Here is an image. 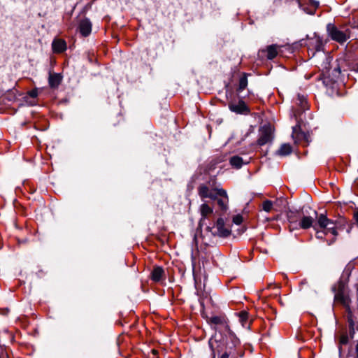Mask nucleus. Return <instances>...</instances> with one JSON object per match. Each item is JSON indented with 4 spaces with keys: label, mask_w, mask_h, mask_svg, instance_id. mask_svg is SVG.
I'll return each instance as SVG.
<instances>
[{
    "label": "nucleus",
    "mask_w": 358,
    "mask_h": 358,
    "mask_svg": "<svg viewBox=\"0 0 358 358\" xmlns=\"http://www.w3.org/2000/svg\"><path fill=\"white\" fill-rule=\"evenodd\" d=\"M314 214L317 218L316 223L314 224V217L303 215L301 217V220L299 222L298 229H307L313 227L315 230L319 228L324 229V233L331 234L334 237L338 235L336 223L332 220L329 219L326 215L323 213L317 215V213L314 211Z\"/></svg>",
    "instance_id": "obj_1"
},
{
    "label": "nucleus",
    "mask_w": 358,
    "mask_h": 358,
    "mask_svg": "<svg viewBox=\"0 0 358 358\" xmlns=\"http://www.w3.org/2000/svg\"><path fill=\"white\" fill-rule=\"evenodd\" d=\"M208 344L212 350V358H215L216 355H220L218 358L236 357L234 349L225 344L221 335L217 336L215 334L210 338Z\"/></svg>",
    "instance_id": "obj_2"
},
{
    "label": "nucleus",
    "mask_w": 358,
    "mask_h": 358,
    "mask_svg": "<svg viewBox=\"0 0 358 358\" xmlns=\"http://www.w3.org/2000/svg\"><path fill=\"white\" fill-rule=\"evenodd\" d=\"M317 42L318 43V45L317 46V50H320V45H322V43L319 39L317 40Z\"/></svg>",
    "instance_id": "obj_32"
},
{
    "label": "nucleus",
    "mask_w": 358,
    "mask_h": 358,
    "mask_svg": "<svg viewBox=\"0 0 358 358\" xmlns=\"http://www.w3.org/2000/svg\"><path fill=\"white\" fill-rule=\"evenodd\" d=\"M321 231H319L318 229H317L316 231V237L317 238H323V236L327 235L328 234L324 233V229H321Z\"/></svg>",
    "instance_id": "obj_28"
},
{
    "label": "nucleus",
    "mask_w": 358,
    "mask_h": 358,
    "mask_svg": "<svg viewBox=\"0 0 358 358\" xmlns=\"http://www.w3.org/2000/svg\"><path fill=\"white\" fill-rule=\"evenodd\" d=\"M164 277V270L161 266H155L151 272L150 278L155 282H159Z\"/></svg>",
    "instance_id": "obj_16"
},
{
    "label": "nucleus",
    "mask_w": 358,
    "mask_h": 358,
    "mask_svg": "<svg viewBox=\"0 0 358 358\" xmlns=\"http://www.w3.org/2000/svg\"><path fill=\"white\" fill-rule=\"evenodd\" d=\"M62 77L59 73H50L48 83L51 88H57L61 83Z\"/></svg>",
    "instance_id": "obj_18"
},
{
    "label": "nucleus",
    "mask_w": 358,
    "mask_h": 358,
    "mask_svg": "<svg viewBox=\"0 0 358 358\" xmlns=\"http://www.w3.org/2000/svg\"><path fill=\"white\" fill-rule=\"evenodd\" d=\"M229 109L236 113H243L248 111V108L243 101H239L237 103H230L229 104Z\"/></svg>",
    "instance_id": "obj_14"
},
{
    "label": "nucleus",
    "mask_w": 358,
    "mask_h": 358,
    "mask_svg": "<svg viewBox=\"0 0 358 358\" xmlns=\"http://www.w3.org/2000/svg\"><path fill=\"white\" fill-rule=\"evenodd\" d=\"M305 0H299V6L307 13L313 14L315 9L318 6V3L314 1H311L310 3V6L307 7L303 5V1Z\"/></svg>",
    "instance_id": "obj_19"
},
{
    "label": "nucleus",
    "mask_w": 358,
    "mask_h": 358,
    "mask_svg": "<svg viewBox=\"0 0 358 358\" xmlns=\"http://www.w3.org/2000/svg\"><path fill=\"white\" fill-rule=\"evenodd\" d=\"M327 29L331 38L339 43L342 44L345 43L350 37L349 32L347 29L338 28L334 24H328Z\"/></svg>",
    "instance_id": "obj_3"
},
{
    "label": "nucleus",
    "mask_w": 358,
    "mask_h": 358,
    "mask_svg": "<svg viewBox=\"0 0 358 358\" xmlns=\"http://www.w3.org/2000/svg\"><path fill=\"white\" fill-rule=\"evenodd\" d=\"M273 208V202L266 200L262 203V209L266 212H270Z\"/></svg>",
    "instance_id": "obj_26"
},
{
    "label": "nucleus",
    "mask_w": 358,
    "mask_h": 358,
    "mask_svg": "<svg viewBox=\"0 0 358 358\" xmlns=\"http://www.w3.org/2000/svg\"><path fill=\"white\" fill-rule=\"evenodd\" d=\"M233 222L236 224H240L243 222V217L240 215H237L233 217Z\"/></svg>",
    "instance_id": "obj_27"
},
{
    "label": "nucleus",
    "mask_w": 358,
    "mask_h": 358,
    "mask_svg": "<svg viewBox=\"0 0 358 358\" xmlns=\"http://www.w3.org/2000/svg\"><path fill=\"white\" fill-rule=\"evenodd\" d=\"M295 104L296 108L293 107V116L295 117V120L301 119V114L308 110V103L306 99V97L301 94H298L295 99Z\"/></svg>",
    "instance_id": "obj_5"
},
{
    "label": "nucleus",
    "mask_w": 358,
    "mask_h": 358,
    "mask_svg": "<svg viewBox=\"0 0 358 358\" xmlns=\"http://www.w3.org/2000/svg\"><path fill=\"white\" fill-rule=\"evenodd\" d=\"M199 211L201 215L200 223H203L206 219L208 218L213 213V208L206 203H203L200 206Z\"/></svg>",
    "instance_id": "obj_13"
},
{
    "label": "nucleus",
    "mask_w": 358,
    "mask_h": 358,
    "mask_svg": "<svg viewBox=\"0 0 358 358\" xmlns=\"http://www.w3.org/2000/svg\"><path fill=\"white\" fill-rule=\"evenodd\" d=\"M208 322L211 324L220 325L223 327L226 331H229L228 320L225 316H213L209 318Z\"/></svg>",
    "instance_id": "obj_12"
},
{
    "label": "nucleus",
    "mask_w": 358,
    "mask_h": 358,
    "mask_svg": "<svg viewBox=\"0 0 358 358\" xmlns=\"http://www.w3.org/2000/svg\"><path fill=\"white\" fill-rule=\"evenodd\" d=\"M229 163L231 166L236 169H240L243 164V160L239 156H233L230 158Z\"/></svg>",
    "instance_id": "obj_22"
},
{
    "label": "nucleus",
    "mask_w": 358,
    "mask_h": 358,
    "mask_svg": "<svg viewBox=\"0 0 358 358\" xmlns=\"http://www.w3.org/2000/svg\"><path fill=\"white\" fill-rule=\"evenodd\" d=\"M335 241V238H334L331 243H329V245H330L331 243L334 242Z\"/></svg>",
    "instance_id": "obj_34"
},
{
    "label": "nucleus",
    "mask_w": 358,
    "mask_h": 358,
    "mask_svg": "<svg viewBox=\"0 0 358 358\" xmlns=\"http://www.w3.org/2000/svg\"><path fill=\"white\" fill-rule=\"evenodd\" d=\"M335 300L341 303L344 306L348 307L350 303V299L348 294L344 292L343 287L339 286L337 292L335 294Z\"/></svg>",
    "instance_id": "obj_10"
},
{
    "label": "nucleus",
    "mask_w": 358,
    "mask_h": 358,
    "mask_svg": "<svg viewBox=\"0 0 358 358\" xmlns=\"http://www.w3.org/2000/svg\"><path fill=\"white\" fill-rule=\"evenodd\" d=\"M52 50L56 53H61L66 50V43L63 39H55L52 44Z\"/></svg>",
    "instance_id": "obj_15"
},
{
    "label": "nucleus",
    "mask_w": 358,
    "mask_h": 358,
    "mask_svg": "<svg viewBox=\"0 0 358 358\" xmlns=\"http://www.w3.org/2000/svg\"><path fill=\"white\" fill-rule=\"evenodd\" d=\"M215 192L216 201L220 209L226 211L228 209L229 197L226 190L222 188L214 189Z\"/></svg>",
    "instance_id": "obj_7"
},
{
    "label": "nucleus",
    "mask_w": 358,
    "mask_h": 358,
    "mask_svg": "<svg viewBox=\"0 0 358 358\" xmlns=\"http://www.w3.org/2000/svg\"><path fill=\"white\" fill-rule=\"evenodd\" d=\"M348 342V336L343 335L340 338V343L342 345H345Z\"/></svg>",
    "instance_id": "obj_29"
},
{
    "label": "nucleus",
    "mask_w": 358,
    "mask_h": 358,
    "mask_svg": "<svg viewBox=\"0 0 358 358\" xmlns=\"http://www.w3.org/2000/svg\"><path fill=\"white\" fill-rule=\"evenodd\" d=\"M248 73H243L242 76L240 78L239 82H238V86L237 88V91L238 92H241L243 90H244L246 88V87L248 86Z\"/></svg>",
    "instance_id": "obj_21"
},
{
    "label": "nucleus",
    "mask_w": 358,
    "mask_h": 358,
    "mask_svg": "<svg viewBox=\"0 0 358 358\" xmlns=\"http://www.w3.org/2000/svg\"><path fill=\"white\" fill-rule=\"evenodd\" d=\"M231 358H236V357H231Z\"/></svg>",
    "instance_id": "obj_35"
},
{
    "label": "nucleus",
    "mask_w": 358,
    "mask_h": 358,
    "mask_svg": "<svg viewBox=\"0 0 358 358\" xmlns=\"http://www.w3.org/2000/svg\"><path fill=\"white\" fill-rule=\"evenodd\" d=\"M278 48L279 47L277 45H270L266 47V57L268 59H273L277 56L278 53Z\"/></svg>",
    "instance_id": "obj_20"
},
{
    "label": "nucleus",
    "mask_w": 358,
    "mask_h": 358,
    "mask_svg": "<svg viewBox=\"0 0 358 358\" xmlns=\"http://www.w3.org/2000/svg\"><path fill=\"white\" fill-rule=\"evenodd\" d=\"M198 194L199 196L203 199L206 198H209L211 199H216L215 194L213 192V190L210 189L208 186L205 185H201L198 187Z\"/></svg>",
    "instance_id": "obj_9"
},
{
    "label": "nucleus",
    "mask_w": 358,
    "mask_h": 358,
    "mask_svg": "<svg viewBox=\"0 0 358 358\" xmlns=\"http://www.w3.org/2000/svg\"><path fill=\"white\" fill-rule=\"evenodd\" d=\"M273 129L270 125H264L259 130V137L257 140L259 145L262 146L271 143L273 138Z\"/></svg>",
    "instance_id": "obj_6"
},
{
    "label": "nucleus",
    "mask_w": 358,
    "mask_h": 358,
    "mask_svg": "<svg viewBox=\"0 0 358 358\" xmlns=\"http://www.w3.org/2000/svg\"><path fill=\"white\" fill-rule=\"evenodd\" d=\"M78 29L82 36H87L90 35L92 31V23L90 20L85 18L80 20Z\"/></svg>",
    "instance_id": "obj_11"
},
{
    "label": "nucleus",
    "mask_w": 358,
    "mask_h": 358,
    "mask_svg": "<svg viewBox=\"0 0 358 358\" xmlns=\"http://www.w3.org/2000/svg\"><path fill=\"white\" fill-rule=\"evenodd\" d=\"M229 333L230 339L232 342V348H235L237 345L240 344L239 339L236 336V335L231 331V330L229 329V331H227Z\"/></svg>",
    "instance_id": "obj_25"
},
{
    "label": "nucleus",
    "mask_w": 358,
    "mask_h": 358,
    "mask_svg": "<svg viewBox=\"0 0 358 358\" xmlns=\"http://www.w3.org/2000/svg\"><path fill=\"white\" fill-rule=\"evenodd\" d=\"M292 152V147L289 144H283L281 145L278 151L279 155L285 156L288 155Z\"/></svg>",
    "instance_id": "obj_24"
},
{
    "label": "nucleus",
    "mask_w": 358,
    "mask_h": 358,
    "mask_svg": "<svg viewBox=\"0 0 358 358\" xmlns=\"http://www.w3.org/2000/svg\"><path fill=\"white\" fill-rule=\"evenodd\" d=\"M239 322L243 327H249L248 313L246 311H241L238 313Z\"/></svg>",
    "instance_id": "obj_23"
},
{
    "label": "nucleus",
    "mask_w": 358,
    "mask_h": 358,
    "mask_svg": "<svg viewBox=\"0 0 358 358\" xmlns=\"http://www.w3.org/2000/svg\"><path fill=\"white\" fill-rule=\"evenodd\" d=\"M355 352H356V358H358V341H357V343L356 345Z\"/></svg>",
    "instance_id": "obj_33"
},
{
    "label": "nucleus",
    "mask_w": 358,
    "mask_h": 358,
    "mask_svg": "<svg viewBox=\"0 0 358 358\" xmlns=\"http://www.w3.org/2000/svg\"><path fill=\"white\" fill-rule=\"evenodd\" d=\"M301 120V119L296 120V124L292 127V137L295 143L307 146L310 141V135L302 131Z\"/></svg>",
    "instance_id": "obj_4"
},
{
    "label": "nucleus",
    "mask_w": 358,
    "mask_h": 358,
    "mask_svg": "<svg viewBox=\"0 0 358 358\" xmlns=\"http://www.w3.org/2000/svg\"><path fill=\"white\" fill-rule=\"evenodd\" d=\"M354 219L357 225L358 226V209L354 213Z\"/></svg>",
    "instance_id": "obj_31"
},
{
    "label": "nucleus",
    "mask_w": 358,
    "mask_h": 358,
    "mask_svg": "<svg viewBox=\"0 0 358 358\" xmlns=\"http://www.w3.org/2000/svg\"><path fill=\"white\" fill-rule=\"evenodd\" d=\"M301 215L299 212L289 211L287 213V220L289 222L290 230L297 229L299 222L301 220Z\"/></svg>",
    "instance_id": "obj_8"
},
{
    "label": "nucleus",
    "mask_w": 358,
    "mask_h": 358,
    "mask_svg": "<svg viewBox=\"0 0 358 358\" xmlns=\"http://www.w3.org/2000/svg\"><path fill=\"white\" fill-rule=\"evenodd\" d=\"M215 226L219 236L225 237L229 235L230 231L224 227V222L222 218L217 219Z\"/></svg>",
    "instance_id": "obj_17"
},
{
    "label": "nucleus",
    "mask_w": 358,
    "mask_h": 358,
    "mask_svg": "<svg viewBox=\"0 0 358 358\" xmlns=\"http://www.w3.org/2000/svg\"><path fill=\"white\" fill-rule=\"evenodd\" d=\"M28 94L32 98H36L38 96V90L36 89L32 90L28 92Z\"/></svg>",
    "instance_id": "obj_30"
}]
</instances>
